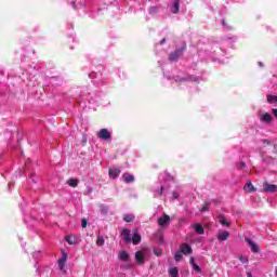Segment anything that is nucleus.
<instances>
[{
    "label": "nucleus",
    "mask_w": 277,
    "mask_h": 277,
    "mask_svg": "<svg viewBox=\"0 0 277 277\" xmlns=\"http://www.w3.org/2000/svg\"><path fill=\"white\" fill-rule=\"evenodd\" d=\"M120 168H113V169H109V176L110 179H118V176H120Z\"/></svg>",
    "instance_id": "ddd939ff"
},
{
    "label": "nucleus",
    "mask_w": 277,
    "mask_h": 277,
    "mask_svg": "<svg viewBox=\"0 0 277 277\" xmlns=\"http://www.w3.org/2000/svg\"><path fill=\"white\" fill-rule=\"evenodd\" d=\"M154 198H161V196H167L170 192V182H164L163 184L157 185L153 189Z\"/></svg>",
    "instance_id": "f257e3e1"
},
{
    "label": "nucleus",
    "mask_w": 277,
    "mask_h": 277,
    "mask_svg": "<svg viewBox=\"0 0 277 277\" xmlns=\"http://www.w3.org/2000/svg\"><path fill=\"white\" fill-rule=\"evenodd\" d=\"M247 277H252V273L248 272Z\"/></svg>",
    "instance_id": "37998d69"
},
{
    "label": "nucleus",
    "mask_w": 277,
    "mask_h": 277,
    "mask_svg": "<svg viewBox=\"0 0 277 277\" xmlns=\"http://www.w3.org/2000/svg\"><path fill=\"white\" fill-rule=\"evenodd\" d=\"M180 3H181V0H174L173 1L172 5H171L172 14H179Z\"/></svg>",
    "instance_id": "2eb2a0df"
},
{
    "label": "nucleus",
    "mask_w": 277,
    "mask_h": 277,
    "mask_svg": "<svg viewBox=\"0 0 277 277\" xmlns=\"http://www.w3.org/2000/svg\"><path fill=\"white\" fill-rule=\"evenodd\" d=\"M96 246H105V238L103 236H97Z\"/></svg>",
    "instance_id": "a878e982"
},
{
    "label": "nucleus",
    "mask_w": 277,
    "mask_h": 277,
    "mask_svg": "<svg viewBox=\"0 0 277 277\" xmlns=\"http://www.w3.org/2000/svg\"><path fill=\"white\" fill-rule=\"evenodd\" d=\"M158 224L159 226H168V224H170V215L168 214H163L162 216H160L158 219Z\"/></svg>",
    "instance_id": "1a4fd4ad"
},
{
    "label": "nucleus",
    "mask_w": 277,
    "mask_h": 277,
    "mask_svg": "<svg viewBox=\"0 0 277 277\" xmlns=\"http://www.w3.org/2000/svg\"><path fill=\"white\" fill-rule=\"evenodd\" d=\"M160 44H166V38H163L161 41H160Z\"/></svg>",
    "instance_id": "a19ab883"
},
{
    "label": "nucleus",
    "mask_w": 277,
    "mask_h": 277,
    "mask_svg": "<svg viewBox=\"0 0 277 277\" xmlns=\"http://www.w3.org/2000/svg\"><path fill=\"white\" fill-rule=\"evenodd\" d=\"M40 256H42V251H35L32 253V259H35V261H38V259H40Z\"/></svg>",
    "instance_id": "bb28decb"
},
{
    "label": "nucleus",
    "mask_w": 277,
    "mask_h": 277,
    "mask_svg": "<svg viewBox=\"0 0 277 277\" xmlns=\"http://www.w3.org/2000/svg\"><path fill=\"white\" fill-rule=\"evenodd\" d=\"M122 179H123V182H126L127 184L133 183L135 181V176L131 173H123Z\"/></svg>",
    "instance_id": "4468645a"
},
{
    "label": "nucleus",
    "mask_w": 277,
    "mask_h": 277,
    "mask_svg": "<svg viewBox=\"0 0 277 277\" xmlns=\"http://www.w3.org/2000/svg\"><path fill=\"white\" fill-rule=\"evenodd\" d=\"M154 254H155L156 256H161V254H162L161 249H154Z\"/></svg>",
    "instance_id": "473e14b6"
},
{
    "label": "nucleus",
    "mask_w": 277,
    "mask_h": 277,
    "mask_svg": "<svg viewBox=\"0 0 277 277\" xmlns=\"http://www.w3.org/2000/svg\"><path fill=\"white\" fill-rule=\"evenodd\" d=\"M261 122H265V124H269L272 122V115L269 113H265L260 116Z\"/></svg>",
    "instance_id": "f8f14e48"
},
{
    "label": "nucleus",
    "mask_w": 277,
    "mask_h": 277,
    "mask_svg": "<svg viewBox=\"0 0 277 277\" xmlns=\"http://www.w3.org/2000/svg\"><path fill=\"white\" fill-rule=\"evenodd\" d=\"M65 240L67 241V243H69V246H75V243H77V237L75 236H66Z\"/></svg>",
    "instance_id": "6ab92c4d"
},
{
    "label": "nucleus",
    "mask_w": 277,
    "mask_h": 277,
    "mask_svg": "<svg viewBox=\"0 0 277 277\" xmlns=\"http://www.w3.org/2000/svg\"><path fill=\"white\" fill-rule=\"evenodd\" d=\"M142 241V236L140 234L135 233L134 236L132 237V243L134 246H137Z\"/></svg>",
    "instance_id": "aec40b11"
},
{
    "label": "nucleus",
    "mask_w": 277,
    "mask_h": 277,
    "mask_svg": "<svg viewBox=\"0 0 277 277\" xmlns=\"http://www.w3.org/2000/svg\"><path fill=\"white\" fill-rule=\"evenodd\" d=\"M68 260V255L66 253H63V256L58 260V267L61 272H64V268L66 267V261Z\"/></svg>",
    "instance_id": "9b49d317"
},
{
    "label": "nucleus",
    "mask_w": 277,
    "mask_h": 277,
    "mask_svg": "<svg viewBox=\"0 0 277 277\" xmlns=\"http://www.w3.org/2000/svg\"><path fill=\"white\" fill-rule=\"evenodd\" d=\"M169 274H170L171 277H179V268H176V267H171V268L169 269Z\"/></svg>",
    "instance_id": "5701e85b"
},
{
    "label": "nucleus",
    "mask_w": 277,
    "mask_h": 277,
    "mask_svg": "<svg viewBox=\"0 0 277 277\" xmlns=\"http://www.w3.org/2000/svg\"><path fill=\"white\" fill-rule=\"evenodd\" d=\"M205 211H209V206H203L200 210L201 213H205Z\"/></svg>",
    "instance_id": "e433bc0d"
},
{
    "label": "nucleus",
    "mask_w": 277,
    "mask_h": 277,
    "mask_svg": "<svg viewBox=\"0 0 277 277\" xmlns=\"http://www.w3.org/2000/svg\"><path fill=\"white\" fill-rule=\"evenodd\" d=\"M263 190L266 192L267 194H274L277 192V185L264 182Z\"/></svg>",
    "instance_id": "39448f33"
},
{
    "label": "nucleus",
    "mask_w": 277,
    "mask_h": 277,
    "mask_svg": "<svg viewBox=\"0 0 277 277\" xmlns=\"http://www.w3.org/2000/svg\"><path fill=\"white\" fill-rule=\"evenodd\" d=\"M92 192H93L92 187H88L85 190V195L90 196V194H92Z\"/></svg>",
    "instance_id": "f704fd0d"
},
{
    "label": "nucleus",
    "mask_w": 277,
    "mask_h": 277,
    "mask_svg": "<svg viewBox=\"0 0 277 277\" xmlns=\"http://www.w3.org/2000/svg\"><path fill=\"white\" fill-rule=\"evenodd\" d=\"M194 228H195V233H197V235H205V227H202V225L197 223L194 225Z\"/></svg>",
    "instance_id": "f3484780"
},
{
    "label": "nucleus",
    "mask_w": 277,
    "mask_h": 277,
    "mask_svg": "<svg viewBox=\"0 0 277 277\" xmlns=\"http://www.w3.org/2000/svg\"><path fill=\"white\" fill-rule=\"evenodd\" d=\"M88 227V221L85 219H82V228Z\"/></svg>",
    "instance_id": "c9c22d12"
},
{
    "label": "nucleus",
    "mask_w": 277,
    "mask_h": 277,
    "mask_svg": "<svg viewBox=\"0 0 277 277\" xmlns=\"http://www.w3.org/2000/svg\"><path fill=\"white\" fill-rule=\"evenodd\" d=\"M273 116H275V118H277V109L276 108L273 109Z\"/></svg>",
    "instance_id": "ea45409f"
},
{
    "label": "nucleus",
    "mask_w": 277,
    "mask_h": 277,
    "mask_svg": "<svg viewBox=\"0 0 277 277\" xmlns=\"http://www.w3.org/2000/svg\"><path fill=\"white\" fill-rule=\"evenodd\" d=\"M172 198H173L174 200H179V198H181V194L175 190V192L172 193Z\"/></svg>",
    "instance_id": "c756f323"
},
{
    "label": "nucleus",
    "mask_w": 277,
    "mask_h": 277,
    "mask_svg": "<svg viewBox=\"0 0 277 277\" xmlns=\"http://www.w3.org/2000/svg\"><path fill=\"white\" fill-rule=\"evenodd\" d=\"M67 183L69 187H77V185L79 184V182H77V180L74 179L68 180Z\"/></svg>",
    "instance_id": "393cba45"
},
{
    "label": "nucleus",
    "mask_w": 277,
    "mask_h": 277,
    "mask_svg": "<svg viewBox=\"0 0 277 277\" xmlns=\"http://www.w3.org/2000/svg\"><path fill=\"white\" fill-rule=\"evenodd\" d=\"M219 222L222 224V226H230V223L227 222V220L224 217V215L219 216Z\"/></svg>",
    "instance_id": "4be33fe9"
},
{
    "label": "nucleus",
    "mask_w": 277,
    "mask_h": 277,
    "mask_svg": "<svg viewBox=\"0 0 277 277\" xmlns=\"http://www.w3.org/2000/svg\"><path fill=\"white\" fill-rule=\"evenodd\" d=\"M144 259H146V253L143 251H137L135 253V261L138 265H144Z\"/></svg>",
    "instance_id": "6e6552de"
},
{
    "label": "nucleus",
    "mask_w": 277,
    "mask_h": 277,
    "mask_svg": "<svg viewBox=\"0 0 277 277\" xmlns=\"http://www.w3.org/2000/svg\"><path fill=\"white\" fill-rule=\"evenodd\" d=\"M228 237H230V233H228L226 230H221L216 235V238L219 241H226V239H228Z\"/></svg>",
    "instance_id": "9d476101"
},
{
    "label": "nucleus",
    "mask_w": 277,
    "mask_h": 277,
    "mask_svg": "<svg viewBox=\"0 0 277 277\" xmlns=\"http://www.w3.org/2000/svg\"><path fill=\"white\" fill-rule=\"evenodd\" d=\"M175 261H181V259H183V252L182 251H177L174 255Z\"/></svg>",
    "instance_id": "c85d7f7f"
},
{
    "label": "nucleus",
    "mask_w": 277,
    "mask_h": 277,
    "mask_svg": "<svg viewBox=\"0 0 277 277\" xmlns=\"http://www.w3.org/2000/svg\"><path fill=\"white\" fill-rule=\"evenodd\" d=\"M245 241L248 243V246H250L251 251L254 254H259V252H261V250L259 249V246L256 245V242H254V240H252L249 237H247V238H245Z\"/></svg>",
    "instance_id": "20e7f679"
},
{
    "label": "nucleus",
    "mask_w": 277,
    "mask_h": 277,
    "mask_svg": "<svg viewBox=\"0 0 277 277\" xmlns=\"http://www.w3.org/2000/svg\"><path fill=\"white\" fill-rule=\"evenodd\" d=\"M123 220H124V222H133V220H135V215H133V214H124L123 215Z\"/></svg>",
    "instance_id": "b1692460"
},
{
    "label": "nucleus",
    "mask_w": 277,
    "mask_h": 277,
    "mask_svg": "<svg viewBox=\"0 0 277 277\" xmlns=\"http://www.w3.org/2000/svg\"><path fill=\"white\" fill-rule=\"evenodd\" d=\"M239 261H240L243 265H248V263H249L248 258H246V256H240V258H239Z\"/></svg>",
    "instance_id": "7c9ffc66"
},
{
    "label": "nucleus",
    "mask_w": 277,
    "mask_h": 277,
    "mask_svg": "<svg viewBox=\"0 0 277 277\" xmlns=\"http://www.w3.org/2000/svg\"><path fill=\"white\" fill-rule=\"evenodd\" d=\"M183 51H185V47L177 48L174 52H171L169 55V61L179 62V60L183 56Z\"/></svg>",
    "instance_id": "f03ea898"
},
{
    "label": "nucleus",
    "mask_w": 277,
    "mask_h": 277,
    "mask_svg": "<svg viewBox=\"0 0 277 277\" xmlns=\"http://www.w3.org/2000/svg\"><path fill=\"white\" fill-rule=\"evenodd\" d=\"M168 79H169V81H175V82H179V81H182V82H185V81H198V78L194 77V76H190L188 78H181V77L170 78V77H168Z\"/></svg>",
    "instance_id": "423d86ee"
},
{
    "label": "nucleus",
    "mask_w": 277,
    "mask_h": 277,
    "mask_svg": "<svg viewBox=\"0 0 277 277\" xmlns=\"http://www.w3.org/2000/svg\"><path fill=\"white\" fill-rule=\"evenodd\" d=\"M267 102L268 103H277V96L276 95H267Z\"/></svg>",
    "instance_id": "cd10ccee"
},
{
    "label": "nucleus",
    "mask_w": 277,
    "mask_h": 277,
    "mask_svg": "<svg viewBox=\"0 0 277 277\" xmlns=\"http://www.w3.org/2000/svg\"><path fill=\"white\" fill-rule=\"evenodd\" d=\"M181 252L182 254H192V247L189 245H182Z\"/></svg>",
    "instance_id": "dca6fc26"
},
{
    "label": "nucleus",
    "mask_w": 277,
    "mask_h": 277,
    "mask_svg": "<svg viewBox=\"0 0 277 277\" xmlns=\"http://www.w3.org/2000/svg\"><path fill=\"white\" fill-rule=\"evenodd\" d=\"M222 25L223 27H225V29H230V26L226 25V22L224 19L222 21Z\"/></svg>",
    "instance_id": "4c0bfd02"
},
{
    "label": "nucleus",
    "mask_w": 277,
    "mask_h": 277,
    "mask_svg": "<svg viewBox=\"0 0 277 277\" xmlns=\"http://www.w3.org/2000/svg\"><path fill=\"white\" fill-rule=\"evenodd\" d=\"M97 137H100L101 140H103L104 142H107L108 140H111V132H109V130L107 129H101L97 132Z\"/></svg>",
    "instance_id": "7ed1b4c3"
},
{
    "label": "nucleus",
    "mask_w": 277,
    "mask_h": 277,
    "mask_svg": "<svg viewBox=\"0 0 277 277\" xmlns=\"http://www.w3.org/2000/svg\"><path fill=\"white\" fill-rule=\"evenodd\" d=\"M118 256H119V261H123V262L129 261V253L127 251H120Z\"/></svg>",
    "instance_id": "a211bd4d"
},
{
    "label": "nucleus",
    "mask_w": 277,
    "mask_h": 277,
    "mask_svg": "<svg viewBox=\"0 0 277 277\" xmlns=\"http://www.w3.org/2000/svg\"><path fill=\"white\" fill-rule=\"evenodd\" d=\"M264 144H269V141H263Z\"/></svg>",
    "instance_id": "c03bdc74"
},
{
    "label": "nucleus",
    "mask_w": 277,
    "mask_h": 277,
    "mask_svg": "<svg viewBox=\"0 0 277 277\" xmlns=\"http://www.w3.org/2000/svg\"><path fill=\"white\" fill-rule=\"evenodd\" d=\"M157 10H158L157 6H151L149 9V14H156Z\"/></svg>",
    "instance_id": "72a5a7b5"
},
{
    "label": "nucleus",
    "mask_w": 277,
    "mask_h": 277,
    "mask_svg": "<svg viewBox=\"0 0 277 277\" xmlns=\"http://www.w3.org/2000/svg\"><path fill=\"white\" fill-rule=\"evenodd\" d=\"M189 263H190V265L193 267L194 265H196V260L194 258H190Z\"/></svg>",
    "instance_id": "58836bf2"
},
{
    "label": "nucleus",
    "mask_w": 277,
    "mask_h": 277,
    "mask_svg": "<svg viewBox=\"0 0 277 277\" xmlns=\"http://www.w3.org/2000/svg\"><path fill=\"white\" fill-rule=\"evenodd\" d=\"M259 65H260V66H263V63L260 62Z\"/></svg>",
    "instance_id": "49530a36"
},
{
    "label": "nucleus",
    "mask_w": 277,
    "mask_h": 277,
    "mask_svg": "<svg viewBox=\"0 0 277 277\" xmlns=\"http://www.w3.org/2000/svg\"><path fill=\"white\" fill-rule=\"evenodd\" d=\"M245 189L246 192H249V193L256 192V188H254V185H252V182H248L245 185Z\"/></svg>",
    "instance_id": "412c9836"
},
{
    "label": "nucleus",
    "mask_w": 277,
    "mask_h": 277,
    "mask_svg": "<svg viewBox=\"0 0 277 277\" xmlns=\"http://www.w3.org/2000/svg\"><path fill=\"white\" fill-rule=\"evenodd\" d=\"M10 187H12V183H9V189H10Z\"/></svg>",
    "instance_id": "a18cd8bd"
},
{
    "label": "nucleus",
    "mask_w": 277,
    "mask_h": 277,
    "mask_svg": "<svg viewBox=\"0 0 277 277\" xmlns=\"http://www.w3.org/2000/svg\"><path fill=\"white\" fill-rule=\"evenodd\" d=\"M124 243H131L133 236L130 229H123L121 233Z\"/></svg>",
    "instance_id": "0eeeda50"
},
{
    "label": "nucleus",
    "mask_w": 277,
    "mask_h": 277,
    "mask_svg": "<svg viewBox=\"0 0 277 277\" xmlns=\"http://www.w3.org/2000/svg\"><path fill=\"white\" fill-rule=\"evenodd\" d=\"M241 168H246V162H240Z\"/></svg>",
    "instance_id": "79ce46f5"
},
{
    "label": "nucleus",
    "mask_w": 277,
    "mask_h": 277,
    "mask_svg": "<svg viewBox=\"0 0 277 277\" xmlns=\"http://www.w3.org/2000/svg\"><path fill=\"white\" fill-rule=\"evenodd\" d=\"M193 269H194V272H197V274H200V272H201L200 266H198V264H194Z\"/></svg>",
    "instance_id": "2f4dec72"
}]
</instances>
